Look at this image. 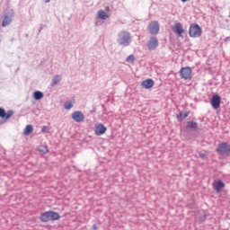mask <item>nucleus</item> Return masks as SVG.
I'll use <instances>...</instances> for the list:
<instances>
[{"mask_svg":"<svg viewBox=\"0 0 230 230\" xmlns=\"http://www.w3.org/2000/svg\"><path fill=\"white\" fill-rule=\"evenodd\" d=\"M40 220L43 223L55 222L60 220V214L53 210L45 211L40 214Z\"/></svg>","mask_w":230,"mask_h":230,"instance_id":"1","label":"nucleus"},{"mask_svg":"<svg viewBox=\"0 0 230 230\" xmlns=\"http://www.w3.org/2000/svg\"><path fill=\"white\" fill-rule=\"evenodd\" d=\"M189 35L192 39H199V37L202 36V28L197 23L190 24L189 28Z\"/></svg>","mask_w":230,"mask_h":230,"instance_id":"2","label":"nucleus"},{"mask_svg":"<svg viewBox=\"0 0 230 230\" xmlns=\"http://www.w3.org/2000/svg\"><path fill=\"white\" fill-rule=\"evenodd\" d=\"M118 37V42L120 46H128V44H130V32L122 31L119 33Z\"/></svg>","mask_w":230,"mask_h":230,"instance_id":"3","label":"nucleus"},{"mask_svg":"<svg viewBox=\"0 0 230 230\" xmlns=\"http://www.w3.org/2000/svg\"><path fill=\"white\" fill-rule=\"evenodd\" d=\"M217 152L219 155H230V144L227 142L220 143L217 147Z\"/></svg>","mask_w":230,"mask_h":230,"instance_id":"4","label":"nucleus"},{"mask_svg":"<svg viewBox=\"0 0 230 230\" xmlns=\"http://www.w3.org/2000/svg\"><path fill=\"white\" fill-rule=\"evenodd\" d=\"M191 67L190 66L181 67L180 69V75L183 80H191Z\"/></svg>","mask_w":230,"mask_h":230,"instance_id":"5","label":"nucleus"},{"mask_svg":"<svg viewBox=\"0 0 230 230\" xmlns=\"http://www.w3.org/2000/svg\"><path fill=\"white\" fill-rule=\"evenodd\" d=\"M107 132V127H104L102 123L95 124L94 133L96 136H103Z\"/></svg>","mask_w":230,"mask_h":230,"instance_id":"6","label":"nucleus"},{"mask_svg":"<svg viewBox=\"0 0 230 230\" xmlns=\"http://www.w3.org/2000/svg\"><path fill=\"white\" fill-rule=\"evenodd\" d=\"M148 28L151 35H157L159 33V22H151Z\"/></svg>","mask_w":230,"mask_h":230,"instance_id":"7","label":"nucleus"},{"mask_svg":"<svg viewBox=\"0 0 230 230\" xmlns=\"http://www.w3.org/2000/svg\"><path fill=\"white\" fill-rule=\"evenodd\" d=\"M172 30L178 35V37H182V34L185 33L184 28H182V23L181 22L175 23L172 27Z\"/></svg>","mask_w":230,"mask_h":230,"instance_id":"8","label":"nucleus"},{"mask_svg":"<svg viewBox=\"0 0 230 230\" xmlns=\"http://www.w3.org/2000/svg\"><path fill=\"white\" fill-rule=\"evenodd\" d=\"M212 186L217 193H220L223 188H226V184L224 183V181H222V180L214 181Z\"/></svg>","mask_w":230,"mask_h":230,"instance_id":"9","label":"nucleus"},{"mask_svg":"<svg viewBox=\"0 0 230 230\" xmlns=\"http://www.w3.org/2000/svg\"><path fill=\"white\" fill-rule=\"evenodd\" d=\"M72 119H74V121H75L76 123H82V121L85 119V117L84 116V113H82V111H75L72 114Z\"/></svg>","mask_w":230,"mask_h":230,"instance_id":"10","label":"nucleus"},{"mask_svg":"<svg viewBox=\"0 0 230 230\" xmlns=\"http://www.w3.org/2000/svg\"><path fill=\"white\" fill-rule=\"evenodd\" d=\"M13 19V13L4 14V20L2 22L3 28H6V26H9L12 23Z\"/></svg>","mask_w":230,"mask_h":230,"instance_id":"11","label":"nucleus"},{"mask_svg":"<svg viewBox=\"0 0 230 230\" xmlns=\"http://www.w3.org/2000/svg\"><path fill=\"white\" fill-rule=\"evenodd\" d=\"M220 102H221L220 95L218 94L214 95L210 101V103L213 109H220Z\"/></svg>","mask_w":230,"mask_h":230,"instance_id":"12","label":"nucleus"},{"mask_svg":"<svg viewBox=\"0 0 230 230\" xmlns=\"http://www.w3.org/2000/svg\"><path fill=\"white\" fill-rule=\"evenodd\" d=\"M12 116H13V111H9L6 112L4 109L0 108V118H3L4 119H10Z\"/></svg>","mask_w":230,"mask_h":230,"instance_id":"13","label":"nucleus"},{"mask_svg":"<svg viewBox=\"0 0 230 230\" xmlns=\"http://www.w3.org/2000/svg\"><path fill=\"white\" fill-rule=\"evenodd\" d=\"M154 80L152 79H146L141 83L142 89H152L154 87Z\"/></svg>","mask_w":230,"mask_h":230,"instance_id":"14","label":"nucleus"},{"mask_svg":"<svg viewBox=\"0 0 230 230\" xmlns=\"http://www.w3.org/2000/svg\"><path fill=\"white\" fill-rule=\"evenodd\" d=\"M159 46V42L157 41V38L153 37L148 41V49H155Z\"/></svg>","mask_w":230,"mask_h":230,"instance_id":"15","label":"nucleus"},{"mask_svg":"<svg viewBox=\"0 0 230 230\" xmlns=\"http://www.w3.org/2000/svg\"><path fill=\"white\" fill-rule=\"evenodd\" d=\"M38 151H40V154L43 155H46V154H49V148H48V146L41 145L38 146Z\"/></svg>","mask_w":230,"mask_h":230,"instance_id":"16","label":"nucleus"},{"mask_svg":"<svg viewBox=\"0 0 230 230\" xmlns=\"http://www.w3.org/2000/svg\"><path fill=\"white\" fill-rule=\"evenodd\" d=\"M188 116H190V112L185 111L183 112H180L177 116L176 119H178V121H183V119H186V118H188Z\"/></svg>","mask_w":230,"mask_h":230,"instance_id":"17","label":"nucleus"},{"mask_svg":"<svg viewBox=\"0 0 230 230\" xmlns=\"http://www.w3.org/2000/svg\"><path fill=\"white\" fill-rule=\"evenodd\" d=\"M186 128H191L192 130H197V128H199V125L197 124V122L188 121Z\"/></svg>","mask_w":230,"mask_h":230,"instance_id":"18","label":"nucleus"},{"mask_svg":"<svg viewBox=\"0 0 230 230\" xmlns=\"http://www.w3.org/2000/svg\"><path fill=\"white\" fill-rule=\"evenodd\" d=\"M98 17H99V19L105 21V19H109V14H107V13H105V11L100 10L98 12Z\"/></svg>","mask_w":230,"mask_h":230,"instance_id":"19","label":"nucleus"},{"mask_svg":"<svg viewBox=\"0 0 230 230\" xmlns=\"http://www.w3.org/2000/svg\"><path fill=\"white\" fill-rule=\"evenodd\" d=\"M31 132H33V126L27 125L23 130L24 136H30V134H31Z\"/></svg>","mask_w":230,"mask_h":230,"instance_id":"20","label":"nucleus"},{"mask_svg":"<svg viewBox=\"0 0 230 230\" xmlns=\"http://www.w3.org/2000/svg\"><path fill=\"white\" fill-rule=\"evenodd\" d=\"M34 98L35 100H42V98H44V93H42V92H34Z\"/></svg>","mask_w":230,"mask_h":230,"instance_id":"21","label":"nucleus"},{"mask_svg":"<svg viewBox=\"0 0 230 230\" xmlns=\"http://www.w3.org/2000/svg\"><path fill=\"white\" fill-rule=\"evenodd\" d=\"M126 61L128 64H134L136 62V57L134 55H129L127 58Z\"/></svg>","mask_w":230,"mask_h":230,"instance_id":"22","label":"nucleus"},{"mask_svg":"<svg viewBox=\"0 0 230 230\" xmlns=\"http://www.w3.org/2000/svg\"><path fill=\"white\" fill-rule=\"evenodd\" d=\"M60 80H61V77H60V75H56L54 78H53V84H54V85H57V84H58V82H60Z\"/></svg>","mask_w":230,"mask_h":230,"instance_id":"23","label":"nucleus"},{"mask_svg":"<svg viewBox=\"0 0 230 230\" xmlns=\"http://www.w3.org/2000/svg\"><path fill=\"white\" fill-rule=\"evenodd\" d=\"M65 108L69 111V109H73V102H66Z\"/></svg>","mask_w":230,"mask_h":230,"instance_id":"24","label":"nucleus"},{"mask_svg":"<svg viewBox=\"0 0 230 230\" xmlns=\"http://www.w3.org/2000/svg\"><path fill=\"white\" fill-rule=\"evenodd\" d=\"M41 132H44V133L49 132V128L47 126H45L42 128Z\"/></svg>","mask_w":230,"mask_h":230,"instance_id":"25","label":"nucleus"},{"mask_svg":"<svg viewBox=\"0 0 230 230\" xmlns=\"http://www.w3.org/2000/svg\"><path fill=\"white\" fill-rule=\"evenodd\" d=\"M199 157H201V159H204V157H206V155L205 154H200Z\"/></svg>","mask_w":230,"mask_h":230,"instance_id":"26","label":"nucleus"},{"mask_svg":"<svg viewBox=\"0 0 230 230\" xmlns=\"http://www.w3.org/2000/svg\"><path fill=\"white\" fill-rule=\"evenodd\" d=\"M93 229L96 230V229H98V226H96V225H93Z\"/></svg>","mask_w":230,"mask_h":230,"instance_id":"27","label":"nucleus"},{"mask_svg":"<svg viewBox=\"0 0 230 230\" xmlns=\"http://www.w3.org/2000/svg\"><path fill=\"white\" fill-rule=\"evenodd\" d=\"M182 3H186V1H188V0H181Z\"/></svg>","mask_w":230,"mask_h":230,"instance_id":"28","label":"nucleus"},{"mask_svg":"<svg viewBox=\"0 0 230 230\" xmlns=\"http://www.w3.org/2000/svg\"><path fill=\"white\" fill-rule=\"evenodd\" d=\"M50 0H45V3H49Z\"/></svg>","mask_w":230,"mask_h":230,"instance_id":"29","label":"nucleus"},{"mask_svg":"<svg viewBox=\"0 0 230 230\" xmlns=\"http://www.w3.org/2000/svg\"><path fill=\"white\" fill-rule=\"evenodd\" d=\"M107 12H109V7L106 8Z\"/></svg>","mask_w":230,"mask_h":230,"instance_id":"30","label":"nucleus"}]
</instances>
